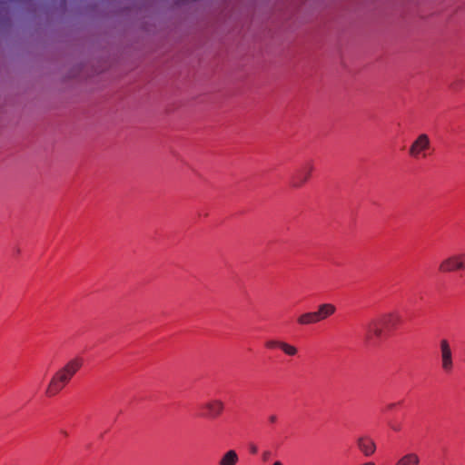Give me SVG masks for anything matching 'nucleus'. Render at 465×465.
I'll return each mask as SVG.
<instances>
[{
	"mask_svg": "<svg viewBox=\"0 0 465 465\" xmlns=\"http://www.w3.org/2000/svg\"><path fill=\"white\" fill-rule=\"evenodd\" d=\"M336 306L332 303H321L315 312H307L301 314L297 318V322L300 325H312L316 324L327 318L332 316L336 312Z\"/></svg>",
	"mask_w": 465,
	"mask_h": 465,
	"instance_id": "nucleus-3",
	"label": "nucleus"
},
{
	"mask_svg": "<svg viewBox=\"0 0 465 465\" xmlns=\"http://www.w3.org/2000/svg\"><path fill=\"white\" fill-rule=\"evenodd\" d=\"M420 460L418 454L409 452L400 457L394 465H420Z\"/></svg>",
	"mask_w": 465,
	"mask_h": 465,
	"instance_id": "nucleus-10",
	"label": "nucleus"
},
{
	"mask_svg": "<svg viewBox=\"0 0 465 465\" xmlns=\"http://www.w3.org/2000/svg\"><path fill=\"white\" fill-rule=\"evenodd\" d=\"M430 148V140L426 134H420L411 144L409 153L413 158L426 157V151Z\"/></svg>",
	"mask_w": 465,
	"mask_h": 465,
	"instance_id": "nucleus-6",
	"label": "nucleus"
},
{
	"mask_svg": "<svg viewBox=\"0 0 465 465\" xmlns=\"http://www.w3.org/2000/svg\"><path fill=\"white\" fill-rule=\"evenodd\" d=\"M272 465H283V464H282V461H280V460H276V461H274V462H273V464H272Z\"/></svg>",
	"mask_w": 465,
	"mask_h": 465,
	"instance_id": "nucleus-19",
	"label": "nucleus"
},
{
	"mask_svg": "<svg viewBox=\"0 0 465 465\" xmlns=\"http://www.w3.org/2000/svg\"><path fill=\"white\" fill-rule=\"evenodd\" d=\"M201 409L203 411L202 417L206 419H216L224 411V403L218 399L210 400L201 405Z\"/></svg>",
	"mask_w": 465,
	"mask_h": 465,
	"instance_id": "nucleus-7",
	"label": "nucleus"
},
{
	"mask_svg": "<svg viewBox=\"0 0 465 465\" xmlns=\"http://www.w3.org/2000/svg\"><path fill=\"white\" fill-rule=\"evenodd\" d=\"M459 257L460 259V261L462 263V271H464L465 270V252H460Z\"/></svg>",
	"mask_w": 465,
	"mask_h": 465,
	"instance_id": "nucleus-15",
	"label": "nucleus"
},
{
	"mask_svg": "<svg viewBox=\"0 0 465 465\" xmlns=\"http://www.w3.org/2000/svg\"><path fill=\"white\" fill-rule=\"evenodd\" d=\"M63 435H67L66 431H62Z\"/></svg>",
	"mask_w": 465,
	"mask_h": 465,
	"instance_id": "nucleus-22",
	"label": "nucleus"
},
{
	"mask_svg": "<svg viewBox=\"0 0 465 465\" xmlns=\"http://www.w3.org/2000/svg\"><path fill=\"white\" fill-rule=\"evenodd\" d=\"M83 365L84 359L81 357H74L68 361L51 378L45 391L46 396L54 397L57 395L70 382Z\"/></svg>",
	"mask_w": 465,
	"mask_h": 465,
	"instance_id": "nucleus-2",
	"label": "nucleus"
},
{
	"mask_svg": "<svg viewBox=\"0 0 465 465\" xmlns=\"http://www.w3.org/2000/svg\"><path fill=\"white\" fill-rule=\"evenodd\" d=\"M460 260L459 253L445 257L439 264V272L440 273H450L462 271V263Z\"/></svg>",
	"mask_w": 465,
	"mask_h": 465,
	"instance_id": "nucleus-8",
	"label": "nucleus"
},
{
	"mask_svg": "<svg viewBox=\"0 0 465 465\" xmlns=\"http://www.w3.org/2000/svg\"><path fill=\"white\" fill-rule=\"evenodd\" d=\"M250 451H251V453H252V454H256V453H257V451H258V448H257V446H255V445H252V446L250 447Z\"/></svg>",
	"mask_w": 465,
	"mask_h": 465,
	"instance_id": "nucleus-16",
	"label": "nucleus"
},
{
	"mask_svg": "<svg viewBox=\"0 0 465 465\" xmlns=\"http://www.w3.org/2000/svg\"><path fill=\"white\" fill-rule=\"evenodd\" d=\"M394 430H398L399 429L397 427H392Z\"/></svg>",
	"mask_w": 465,
	"mask_h": 465,
	"instance_id": "nucleus-21",
	"label": "nucleus"
},
{
	"mask_svg": "<svg viewBox=\"0 0 465 465\" xmlns=\"http://www.w3.org/2000/svg\"><path fill=\"white\" fill-rule=\"evenodd\" d=\"M313 170L314 165L312 162L310 161L302 164L292 175L290 186L295 189L303 186L309 181Z\"/></svg>",
	"mask_w": 465,
	"mask_h": 465,
	"instance_id": "nucleus-4",
	"label": "nucleus"
},
{
	"mask_svg": "<svg viewBox=\"0 0 465 465\" xmlns=\"http://www.w3.org/2000/svg\"><path fill=\"white\" fill-rule=\"evenodd\" d=\"M239 461V456L234 450L226 451L220 459L218 465H236Z\"/></svg>",
	"mask_w": 465,
	"mask_h": 465,
	"instance_id": "nucleus-11",
	"label": "nucleus"
},
{
	"mask_svg": "<svg viewBox=\"0 0 465 465\" xmlns=\"http://www.w3.org/2000/svg\"><path fill=\"white\" fill-rule=\"evenodd\" d=\"M282 341L277 340H269L265 342V347L268 349L279 348L281 349Z\"/></svg>",
	"mask_w": 465,
	"mask_h": 465,
	"instance_id": "nucleus-13",
	"label": "nucleus"
},
{
	"mask_svg": "<svg viewBox=\"0 0 465 465\" xmlns=\"http://www.w3.org/2000/svg\"><path fill=\"white\" fill-rule=\"evenodd\" d=\"M440 355L442 371L447 374L452 372L454 368L453 352L447 339L440 341Z\"/></svg>",
	"mask_w": 465,
	"mask_h": 465,
	"instance_id": "nucleus-5",
	"label": "nucleus"
},
{
	"mask_svg": "<svg viewBox=\"0 0 465 465\" xmlns=\"http://www.w3.org/2000/svg\"><path fill=\"white\" fill-rule=\"evenodd\" d=\"M398 404L399 403H396V402L390 403V404H388L387 409L388 410H393V409H395L397 407Z\"/></svg>",
	"mask_w": 465,
	"mask_h": 465,
	"instance_id": "nucleus-18",
	"label": "nucleus"
},
{
	"mask_svg": "<svg viewBox=\"0 0 465 465\" xmlns=\"http://www.w3.org/2000/svg\"><path fill=\"white\" fill-rule=\"evenodd\" d=\"M281 350L288 356H294L297 354L298 350L295 346L291 345L287 342L282 341Z\"/></svg>",
	"mask_w": 465,
	"mask_h": 465,
	"instance_id": "nucleus-12",
	"label": "nucleus"
},
{
	"mask_svg": "<svg viewBox=\"0 0 465 465\" xmlns=\"http://www.w3.org/2000/svg\"><path fill=\"white\" fill-rule=\"evenodd\" d=\"M272 456V452L270 450H264L262 453V460L266 462L270 460Z\"/></svg>",
	"mask_w": 465,
	"mask_h": 465,
	"instance_id": "nucleus-14",
	"label": "nucleus"
},
{
	"mask_svg": "<svg viewBox=\"0 0 465 465\" xmlns=\"http://www.w3.org/2000/svg\"><path fill=\"white\" fill-rule=\"evenodd\" d=\"M276 420H277V416H276V415H271V416H269V421H270L271 423H275V422H276Z\"/></svg>",
	"mask_w": 465,
	"mask_h": 465,
	"instance_id": "nucleus-17",
	"label": "nucleus"
},
{
	"mask_svg": "<svg viewBox=\"0 0 465 465\" xmlns=\"http://www.w3.org/2000/svg\"><path fill=\"white\" fill-rule=\"evenodd\" d=\"M400 322V316L394 312L381 314L371 319L364 325L363 341L367 347H377L386 330L395 328Z\"/></svg>",
	"mask_w": 465,
	"mask_h": 465,
	"instance_id": "nucleus-1",
	"label": "nucleus"
},
{
	"mask_svg": "<svg viewBox=\"0 0 465 465\" xmlns=\"http://www.w3.org/2000/svg\"><path fill=\"white\" fill-rule=\"evenodd\" d=\"M15 252L18 254L20 252V250L18 248H16Z\"/></svg>",
	"mask_w": 465,
	"mask_h": 465,
	"instance_id": "nucleus-20",
	"label": "nucleus"
},
{
	"mask_svg": "<svg viewBox=\"0 0 465 465\" xmlns=\"http://www.w3.org/2000/svg\"><path fill=\"white\" fill-rule=\"evenodd\" d=\"M357 447L366 457L371 456L376 451V444L374 440L368 436L358 438Z\"/></svg>",
	"mask_w": 465,
	"mask_h": 465,
	"instance_id": "nucleus-9",
	"label": "nucleus"
}]
</instances>
